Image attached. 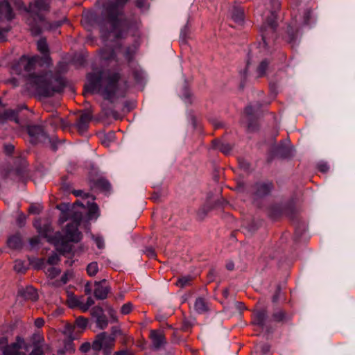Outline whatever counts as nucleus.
<instances>
[{
    "mask_svg": "<svg viewBox=\"0 0 355 355\" xmlns=\"http://www.w3.org/2000/svg\"><path fill=\"white\" fill-rule=\"evenodd\" d=\"M99 216V209L96 203L89 206L88 218L90 220L96 219Z\"/></svg>",
    "mask_w": 355,
    "mask_h": 355,
    "instance_id": "nucleus-22",
    "label": "nucleus"
},
{
    "mask_svg": "<svg viewBox=\"0 0 355 355\" xmlns=\"http://www.w3.org/2000/svg\"><path fill=\"white\" fill-rule=\"evenodd\" d=\"M26 220V216L24 214H20L17 218V223L22 226L24 224Z\"/></svg>",
    "mask_w": 355,
    "mask_h": 355,
    "instance_id": "nucleus-47",
    "label": "nucleus"
},
{
    "mask_svg": "<svg viewBox=\"0 0 355 355\" xmlns=\"http://www.w3.org/2000/svg\"><path fill=\"white\" fill-rule=\"evenodd\" d=\"M73 193L76 196H83V197H85V198L89 197V194L84 193L83 191H81V190H75V191H73Z\"/></svg>",
    "mask_w": 355,
    "mask_h": 355,
    "instance_id": "nucleus-45",
    "label": "nucleus"
},
{
    "mask_svg": "<svg viewBox=\"0 0 355 355\" xmlns=\"http://www.w3.org/2000/svg\"><path fill=\"white\" fill-rule=\"evenodd\" d=\"M58 122H61L62 128L60 130L62 131H73V130L71 128L67 129V125L64 123L58 117H55L52 119L48 121V122H40L36 123H32L28 126V133H41L44 131V128L46 126V123L50 124L52 126L56 125Z\"/></svg>",
    "mask_w": 355,
    "mask_h": 355,
    "instance_id": "nucleus-7",
    "label": "nucleus"
},
{
    "mask_svg": "<svg viewBox=\"0 0 355 355\" xmlns=\"http://www.w3.org/2000/svg\"><path fill=\"white\" fill-rule=\"evenodd\" d=\"M267 320L266 312L263 310L256 312L254 315L253 323L261 328H263Z\"/></svg>",
    "mask_w": 355,
    "mask_h": 355,
    "instance_id": "nucleus-17",
    "label": "nucleus"
},
{
    "mask_svg": "<svg viewBox=\"0 0 355 355\" xmlns=\"http://www.w3.org/2000/svg\"><path fill=\"white\" fill-rule=\"evenodd\" d=\"M31 137V141H32L33 139H37L40 137L41 140H42L44 143L49 144L53 148L55 147V135H51L52 137H50V135H29Z\"/></svg>",
    "mask_w": 355,
    "mask_h": 355,
    "instance_id": "nucleus-18",
    "label": "nucleus"
},
{
    "mask_svg": "<svg viewBox=\"0 0 355 355\" xmlns=\"http://www.w3.org/2000/svg\"><path fill=\"white\" fill-rule=\"evenodd\" d=\"M29 211L32 214H39L40 212V208L34 205H31L29 208Z\"/></svg>",
    "mask_w": 355,
    "mask_h": 355,
    "instance_id": "nucleus-46",
    "label": "nucleus"
},
{
    "mask_svg": "<svg viewBox=\"0 0 355 355\" xmlns=\"http://www.w3.org/2000/svg\"><path fill=\"white\" fill-rule=\"evenodd\" d=\"M49 4L44 0H37L34 3H31L29 6L28 12H31L33 17H37L40 19L41 17L40 13L43 11L47 10Z\"/></svg>",
    "mask_w": 355,
    "mask_h": 355,
    "instance_id": "nucleus-10",
    "label": "nucleus"
},
{
    "mask_svg": "<svg viewBox=\"0 0 355 355\" xmlns=\"http://www.w3.org/2000/svg\"><path fill=\"white\" fill-rule=\"evenodd\" d=\"M318 167V169L322 173H326L329 170V166L326 163H320Z\"/></svg>",
    "mask_w": 355,
    "mask_h": 355,
    "instance_id": "nucleus-42",
    "label": "nucleus"
},
{
    "mask_svg": "<svg viewBox=\"0 0 355 355\" xmlns=\"http://www.w3.org/2000/svg\"><path fill=\"white\" fill-rule=\"evenodd\" d=\"M119 75L117 73L98 71L87 76V91L101 94L105 98H111L119 87Z\"/></svg>",
    "mask_w": 355,
    "mask_h": 355,
    "instance_id": "nucleus-1",
    "label": "nucleus"
},
{
    "mask_svg": "<svg viewBox=\"0 0 355 355\" xmlns=\"http://www.w3.org/2000/svg\"><path fill=\"white\" fill-rule=\"evenodd\" d=\"M101 185L103 187V189L106 191H109L110 189V184L108 182L105 180H101L100 181Z\"/></svg>",
    "mask_w": 355,
    "mask_h": 355,
    "instance_id": "nucleus-44",
    "label": "nucleus"
},
{
    "mask_svg": "<svg viewBox=\"0 0 355 355\" xmlns=\"http://www.w3.org/2000/svg\"><path fill=\"white\" fill-rule=\"evenodd\" d=\"M194 308L197 312L203 313L207 310V305L202 298H198L195 302Z\"/></svg>",
    "mask_w": 355,
    "mask_h": 355,
    "instance_id": "nucleus-23",
    "label": "nucleus"
},
{
    "mask_svg": "<svg viewBox=\"0 0 355 355\" xmlns=\"http://www.w3.org/2000/svg\"><path fill=\"white\" fill-rule=\"evenodd\" d=\"M76 325L80 329H85L87 325V320L83 317H78L76 320Z\"/></svg>",
    "mask_w": 355,
    "mask_h": 355,
    "instance_id": "nucleus-37",
    "label": "nucleus"
},
{
    "mask_svg": "<svg viewBox=\"0 0 355 355\" xmlns=\"http://www.w3.org/2000/svg\"><path fill=\"white\" fill-rule=\"evenodd\" d=\"M57 207L62 211L60 217V223H62L65 222L70 216H71L72 210L69 209L68 207V205L66 204L60 205L58 206Z\"/></svg>",
    "mask_w": 355,
    "mask_h": 355,
    "instance_id": "nucleus-19",
    "label": "nucleus"
},
{
    "mask_svg": "<svg viewBox=\"0 0 355 355\" xmlns=\"http://www.w3.org/2000/svg\"><path fill=\"white\" fill-rule=\"evenodd\" d=\"M280 292L279 289L277 290V295H275L274 297H273V299H272V301L273 302H276L277 300V293H279Z\"/></svg>",
    "mask_w": 355,
    "mask_h": 355,
    "instance_id": "nucleus-57",
    "label": "nucleus"
},
{
    "mask_svg": "<svg viewBox=\"0 0 355 355\" xmlns=\"http://www.w3.org/2000/svg\"><path fill=\"white\" fill-rule=\"evenodd\" d=\"M87 271L89 276H94L98 271V267L96 262L90 263L87 267Z\"/></svg>",
    "mask_w": 355,
    "mask_h": 355,
    "instance_id": "nucleus-30",
    "label": "nucleus"
},
{
    "mask_svg": "<svg viewBox=\"0 0 355 355\" xmlns=\"http://www.w3.org/2000/svg\"><path fill=\"white\" fill-rule=\"evenodd\" d=\"M91 119L92 114L89 112H84L80 115L78 121L73 127L78 132L86 131Z\"/></svg>",
    "mask_w": 355,
    "mask_h": 355,
    "instance_id": "nucleus-11",
    "label": "nucleus"
},
{
    "mask_svg": "<svg viewBox=\"0 0 355 355\" xmlns=\"http://www.w3.org/2000/svg\"><path fill=\"white\" fill-rule=\"evenodd\" d=\"M73 276V272L72 270H67L64 272V274L62 276L60 282H56L54 284L56 286H59L60 285H63L67 284L69 279H71Z\"/></svg>",
    "mask_w": 355,
    "mask_h": 355,
    "instance_id": "nucleus-25",
    "label": "nucleus"
},
{
    "mask_svg": "<svg viewBox=\"0 0 355 355\" xmlns=\"http://www.w3.org/2000/svg\"><path fill=\"white\" fill-rule=\"evenodd\" d=\"M99 139L105 146H110V144L115 141L114 135H99Z\"/></svg>",
    "mask_w": 355,
    "mask_h": 355,
    "instance_id": "nucleus-24",
    "label": "nucleus"
},
{
    "mask_svg": "<svg viewBox=\"0 0 355 355\" xmlns=\"http://www.w3.org/2000/svg\"><path fill=\"white\" fill-rule=\"evenodd\" d=\"M112 339L103 332L97 336L96 340L93 343L92 347L96 350L101 349L103 347L106 346L107 342H112Z\"/></svg>",
    "mask_w": 355,
    "mask_h": 355,
    "instance_id": "nucleus-13",
    "label": "nucleus"
},
{
    "mask_svg": "<svg viewBox=\"0 0 355 355\" xmlns=\"http://www.w3.org/2000/svg\"><path fill=\"white\" fill-rule=\"evenodd\" d=\"M213 146L214 148L220 150L225 155L230 154L233 148L232 144L222 141L220 140L213 141Z\"/></svg>",
    "mask_w": 355,
    "mask_h": 355,
    "instance_id": "nucleus-14",
    "label": "nucleus"
},
{
    "mask_svg": "<svg viewBox=\"0 0 355 355\" xmlns=\"http://www.w3.org/2000/svg\"><path fill=\"white\" fill-rule=\"evenodd\" d=\"M38 51L44 55V62L46 64L50 62V58L49 56V48L46 42L44 39H40L37 44Z\"/></svg>",
    "mask_w": 355,
    "mask_h": 355,
    "instance_id": "nucleus-16",
    "label": "nucleus"
},
{
    "mask_svg": "<svg viewBox=\"0 0 355 355\" xmlns=\"http://www.w3.org/2000/svg\"><path fill=\"white\" fill-rule=\"evenodd\" d=\"M275 20H276V14L275 12L273 11L270 14V17L269 19L266 20V26L268 27V33H273L275 28ZM262 31V40L263 42L260 44V48L264 50L266 52L269 51L270 46L272 44V42L270 39L268 37V31L265 30V28H261Z\"/></svg>",
    "mask_w": 355,
    "mask_h": 355,
    "instance_id": "nucleus-5",
    "label": "nucleus"
},
{
    "mask_svg": "<svg viewBox=\"0 0 355 355\" xmlns=\"http://www.w3.org/2000/svg\"><path fill=\"white\" fill-rule=\"evenodd\" d=\"M60 261V257L57 253H53L48 258L47 263L51 266H54Z\"/></svg>",
    "mask_w": 355,
    "mask_h": 355,
    "instance_id": "nucleus-36",
    "label": "nucleus"
},
{
    "mask_svg": "<svg viewBox=\"0 0 355 355\" xmlns=\"http://www.w3.org/2000/svg\"><path fill=\"white\" fill-rule=\"evenodd\" d=\"M148 255L150 257H154L155 256V253L153 250H147Z\"/></svg>",
    "mask_w": 355,
    "mask_h": 355,
    "instance_id": "nucleus-54",
    "label": "nucleus"
},
{
    "mask_svg": "<svg viewBox=\"0 0 355 355\" xmlns=\"http://www.w3.org/2000/svg\"><path fill=\"white\" fill-rule=\"evenodd\" d=\"M89 349H90V344L89 343H84L80 347V350L83 352H88L89 350Z\"/></svg>",
    "mask_w": 355,
    "mask_h": 355,
    "instance_id": "nucleus-50",
    "label": "nucleus"
},
{
    "mask_svg": "<svg viewBox=\"0 0 355 355\" xmlns=\"http://www.w3.org/2000/svg\"><path fill=\"white\" fill-rule=\"evenodd\" d=\"M14 150V146L11 144L4 145V151L7 155H10Z\"/></svg>",
    "mask_w": 355,
    "mask_h": 355,
    "instance_id": "nucleus-40",
    "label": "nucleus"
},
{
    "mask_svg": "<svg viewBox=\"0 0 355 355\" xmlns=\"http://www.w3.org/2000/svg\"><path fill=\"white\" fill-rule=\"evenodd\" d=\"M75 205H78V206H80V207H84V205L83 203L80 202L79 200H77L73 205V208L74 207Z\"/></svg>",
    "mask_w": 355,
    "mask_h": 355,
    "instance_id": "nucleus-56",
    "label": "nucleus"
},
{
    "mask_svg": "<svg viewBox=\"0 0 355 355\" xmlns=\"http://www.w3.org/2000/svg\"><path fill=\"white\" fill-rule=\"evenodd\" d=\"M95 243L98 248H103L104 247V241L103 238L96 236L94 238Z\"/></svg>",
    "mask_w": 355,
    "mask_h": 355,
    "instance_id": "nucleus-41",
    "label": "nucleus"
},
{
    "mask_svg": "<svg viewBox=\"0 0 355 355\" xmlns=\"http://www.w3.org/2000/svg\"><path fill=\"white\" fill-rule=\"evenodd\" d=\"M26 292L28 295H26V297L29 298L30 300L35 301L37 299V293L35 288L33 287H28L26 288Z\"/></svg>",
    "mask_w": 355,
    "mask_h": 355,
    "instance_id": "nucleus-32",
    "label": "nucleus"
},
{
    "mask_svg": "<svg viewBox=\"0 0 355 355\" xmlns=\"http://www.w3.org/2000/svg\"><path fill=\"white\" fill-rule=\"evenodd\" d=\"M78 307L83 312L87 311L89 309V307L86 304V303H83L82 302H80Z\"/></svg>",
    "mask_w": 355,
    "mask_h": 355,
    "instance_id": "nucleus-49",
    "label": "nucleus"
},
{
    "mask_svg": "<svg viewBox=\"0 0 355 355\" xmlns=\"http://www.w3.org/2000/svg\"><path fill=\"white\" fill-rule=\"evenodd\" d=\"M91 314L94 318H98L103 314V310L101 306H96L92 309Z\"/></svg>",
    "mask_w": 355,
    "mask_h": 355,
    "instance_id": "nucleus-33",
    "label": "nucleus"
},
{
    "mask_svg": "<svg viewBox=\"0 0 355 355\" xmlns=\"http://www.w3.org/2000/svg\"><path fill=\"white\" fill-rule=\"evenodd\" d=\"M274 3L275 4L276 8H279V3L277 1H275Z\"/></svg>",
    "mask_w": 355,
    "mask_h": 355,
    "instance_id": "nucleus-59",
    "label": "nucleus"
},
{
    "mask_svg": "<svg viewBox=\"0 0 355 355\" xmlns=\"http://www.w3.org/2000/svg\"><path fill=\"white\" fill-rule=\"evenodd\" d=\"M82 214L74 212L73 216V223L68 224L66 227L65 237L67 241L72 242H78L82 238L81 233L78 230V225L81 220Z\"/></svg>",
    "mask_w": 355,
    "mask_h": 355,
    "instance_id": "nucleus-4",
    "label": "nucleus"
},
{
    "mask_svg": "<svg viewBox=\"0 0 355 355\" xmlns=\"http://www.w3.org/2000/svg\"><path fill=\"white\" fill-rule=\"evenodd\" d=\"M268 63L267 61L264 60L261 62L259 64L258 69H257V73L259 76H262L265 74L266 69L268 68Z\"/></svg>",
    "mask_w": 355,
    "mask_h": 355,
    "instance_id": "nucleus-34",
    "label": "nucleus"
},
{
    "mask_svg": "<svg viewBox=\"0 0 355 355\" xmlns=\"http://www.w3.org/2000/svg\"><path fill=\"white\" fill-rule=\"evenodd\" d=\"M85 303L89 307H90L94 304V300H93V298L92 297H87Z\"/></svg>",
    "mask_w": 355,
    "mask_h": 355,
    "instance_id": "nucleus-52",
    "label": "nucleus"
},
{
    "mask_svg": "<svg viewBox=\"0 0 355 355\" xmlns=\"http://www.w3.org/2000/svg\"><path fill=\"white\" fill-rule=\"evenodd\" d=\"M232 19H234V21H236V23L240 24L243 20L244 12L241 9H234L233 12H232Z\"/></svg>",
    "mask_w": 355,
    "mask_h": 355,
    "instance_id": "nucleus-26",
    "label": "nucleus"
},
{
    "mask_svg": "<svg viewBox=\"0 0 355 355\" xmlns=\"http://www.w3.org/2000/svg\"><path fill=\"white\" fill-rule=\"evenodd\" d=\"M60 270L51 266L45 270L46 275L51 279H53L60 273Z\"/></svg>",
    "mask_w": 355,
    "mask_h": 355,
    "instance_id": "nucleus-27",
    "label": "nucleus"
},
{
    "mask_svg": "<svg viewBox=\"0 0 355 355\" xmlns=\"http://www.w3.org/2000/svg\"><path fill=\"white\" fill-rule=\"evenodd\" d=\"M14 270L17 272H24L26 270L25 263L21 260H16L14 264Z\"/></svg>",
    "mask_w": 355,
    "mask_h": 355,
    "instance_id": "nucleus-28",
    "label": "nucleus"
},
{
    "mask_svg": "<svg viewBox=\"0 0 355 355\" xmlns=\"http://www.w3.org/2000/svg\"><path fill=\"white\" fill-rule=\"evenodd\" d=\"M285 313L279 310L273 314V318L276 321H282L285 318Z\"/></svg>",
    "mask_w": 355,
    "mask_h": 355,
    "instance_id": "nucleus-39",
    "label": "nucleus"
},
{
    "mask_svg": "<svg viewBox=\"0 0 355 355\" xmlns=\"http://www.w3.org/2000/svg\"><path fill=\"white\" fill-rule=\"evenodd\" d=\"M132 309V304L130 302L124 304L121 308V313L123 315H127L131 312Z\"/></svg>",
    "mask_w": 355,
    "mask_h": 355,
    "instance_id": "nucleus-38",
    "label": "nucleus"
},
{
    "mask_svg": "<svg viewBox=\"0 0 355 355\" xmlns=\"http://www.w3.org/2000/svg\"><path fill=\"white\" fill-rule=\"evenodd\" d=\"M6 120L13 121L18 123L17 112L13 110H8L3 112L0 110V121L3 123Z\"/></svg>",
    "mask_w": 355,
    "mask_h": 355,
    "instance_id": "nucleus-15",
    "label": "nucleus"
},
{
    "mask_svg": "<svg viewBox=\"0 0 355 355\" xmlns=\"http://www.w3.org/2000/svg\"><path fill=\"white\" fill-rule=\"evenodd\" d=\"M85 292L86 294L89 295L92 292V287H91V284L90 283L87 282L85 285Z\"/></svg>",
    "mask_w": 355,
    "mask_h": 355,
    "instance_id": "nucleus-51",
    "label": "nucleus"
},
{
    "mask_svg": "<svg viewBox=\"0 0 355 355\" xmlns=\"http://www.w3.org/2000/svg\"><path fill=\"white\" fill-rule=\"evenodd\" d=\"M97 327L101 329H104L107 327L108 324L107 320L105 315L100 316L96 320Z\"/></svg>",
    "mask_w": 355,
    "mask_h": 355,
    "instance_id": "nucleus-29",
    "label": "nucleus"
},
{
    "mask_svg": "<svg viewBox=\"0 0 355 355\" xmlns=\"http://www.w3.org/2000/svg\"><path fill=\"white\" fill-rule=\"evenodd\" d=\"M23 349H27L26 344L24 339L18 337L15 343L3 349V353L4 355H26L24 352H21ZM29 355H44L42 347L40 345L35 346Z\"/></svg>",
    "mask_w": 355,
    "mask_h": 355,
    "instance_id": "nucleus-3",
    "label": "nucleus"
},
{
    "mask_svg": "<svg viewBox=\"0 0 355 355\" xmlns=\"http://www.w3.org/2000/svg\"><path fill=\"white\" fill-rule=\"evenodd\" d=\"M137 7L143 10H145L148 8V6L146 5L144 0L137 1Z\"/></svg>",
    "mask_w": 355,
    "mask_h": 355,
    "instance_id": "nucleus-43",
    "label": "nucleus"
},
{
    "mask_svg": "<svg viewBox=\"0 0 355 355\" xmlns=\"http://www.w3.org/2000/svg\"><path fill=\"white\" fill-rule=\"evenodd\" d=\"M116 300H123V295L119 294L117 297H116Z\"/></svg>",
    "mask_w": 355,
    "mask_h": 355,
    "instance_id": "nucleus-58",
    "label": "nucleus"
},
{
    "mask_svg": "<svg viewBox=\"0 0 355 355\" xmlns=\"http://www.w3.org/2000/svg\"><path fill=\"white\" fill-rule=\"evenodd\" d=\"M44 320L42 318H38L35 321V324L37 327H41L44 325Z\"/></svg>",
    "mask_w": 355,
    "mask_h": 355,
    "instance_id": "nucleus-48",
    "label": "nucleus"
},
{
    "mask_svg": "<svg viewBox=\"0 0 355 355\" xmlns=\"http://www.w3.org/2000/svg\"><path fill=\"white\" fill-rule=\"evenodd\" d=\"M109 314L114 320H116V318L114 317L115 311L112 308H110Z\"/></svg>",
    "mask_w": 355,
    "mask_h": 355,
    "instance_id": "nucleus-53",
    "label": "nucleus"
},
{
    "mask_svg": "<svg viewBox=\"0 0 355 355\" xmlns=\"http://www.w3.org/2000/svg\"><path fill=\"white\" fill-rule=\"evenodd\" d=\"M271 183H261L257 184V195L265 196L268 194L272 189Z\"/></svg>",
    "mask_w": 355,
    "mask_h": 355,
    "instance_id": "nucleus-20",
    "label": "nucleus"
},
{
    "mask_svg": "<svg viewBox=\"0 0 355 355\" xmlns=\"http://www.w3.org/2000/svg\"><path fill=\"white\" fill-rule=\"evenodd\" d=\"M190 281L191 277L189 276L182 277L178 279V280L176 282V285L180 287H184L189 283Z\"/></svg>",
    "mask_w": 355,
    "mask_h": 355,
    "instance_id": "nucleus-35",
    "label": "nucleus"
},
{
    "mask_svg": "<svg viewBox=\"0 0 355 355\" xmlns=\"http://www.w3.org/2000/svg\"><path fill=\"white\" fill-rule=\"evenodd\" d=\"M14 17L12 9L7 1L0 3V32H7L8 28L6 26L8 21Z\"/></svg>",
    "mask_w": 355,
    "mask_h": 355,
    "instance_id": "nucleus-8",
    "label": "nucleus"
},
{
    "mask_svg": "<svg viewBox=\"0 0 355 355\" xmlns=\"http://www.w3.org/2000/svg\"><path fill=\"white\" fill-rule=\"evenodd\" d=\"M67 302L70 308H75L79 306L80 301L75 296H69Z\"/></svg>",
    "mask_w": 355,
    "mask_h": 355,
    "instance_id": "nucleus-31",
    "label": "nucleus"
},
{
    "mask_svg": "<svg viewBox=\"0 0 355 355\" xmlns=\"http://www.w3.org/2000/svg\"><path fill=\"white\" fill-rule=\"evenodd\" d=\"M150 337L155 348H159L165 343V337L162 331L152 330L150 331Z\"/></svg>",
    "mask_w": 355,
    "mask_h": 355,
    "instance_id": "nucleus-12",
    "label": "nucleus"
},
{
    "mask_svg": "<svg viewBox=\"0 0 355 355\" xmlns=\"http://www.w3.org/2000/svg\"><path fill=\"white\" fill-rule=\"evenodd\" d=\"M110 290L105 279L94 282V295L98 300L106 299Z\"/></svg>",
    "mask_w": 355,
    "mask_h": 355,
    "instance_id": "nucleus-9",
    "label": "nucleus"
},
{
    "mask_svg": "<svg viewBox=\"0 0 355 355\" xmlns=\"http://www.w3.org/2000/svg\"><path fill=\"white\" fill-rule=\"evenodd\" d=\"M227 268L229 270H232L234 269V263L232 262H230V263H228L227 264Z\"/></svg>",
    "mask_w": 355,
    "mask_h": 355,
    "instance_id": "nucleus-55",
    "label": "nucleus"
},
{
    "mask_svg": "<svg viewBox=\"0 0 355 355\" xmlns=\"http://www.w3.org/2000/svg\"><path fill=\"white\" fill-rule=\"evenodd\" d=\"M7 243L8 245L12 249H17L21 245V239L17 235H14L9 237Z\"/></svg>",
    "mask_w": 355,
    "mask_h": 355,
    "instance_id": "nucleus-21",
    "label": "nucleus"
},
{
    "mask_svg": "<svg viewBox=\"0 0 355 355\" xmlns=\"http://www.w3.org/2000/svg\"><path fill=\"white\" fill-rule=\"evenodd\" d=\"M61 23L60 22H58L57 24H56V26H60Z\"/></svg>",
    "mask_w": 355,
    "mask_h": 355,
    "instance_id": "nucleus-60",
    "label": "nucleus"
},
{
    "mask_svg": "<svg viewBox=\"0 0 355 355\" xmlns=\"http://www.w3.org/2000/svg\"><path fill=\"white\" fill-rule=\"evenodd\" d=\"M38 62V57L29 58L27 56H23L20 58L17 65L13 69V70L19 74L26 76L29 73L35 63Z\"/></svg>",
    "mask_w": 355,
    "mask_h": 355,
    "instance_id": "nucleus-6",
    "label": "nucleus"
},
{
    "mask_svg": "<svg viewBox=\"0 0 355 355\" xmlns=\"http://www.w3.org/2000/svg\"><path fill=\"white\" fill-rule=\"evenodd\" d=\"M31 83L45 96H51L54 92L62 91L63 85L61 80L55 78L51 73L31 78Z\"/></svg>",
    "mask_w": 355,
    "mask_h": 355,
    "instance_id": "nucleus-2",
    "label": "nucleus"
}]
</instances>
